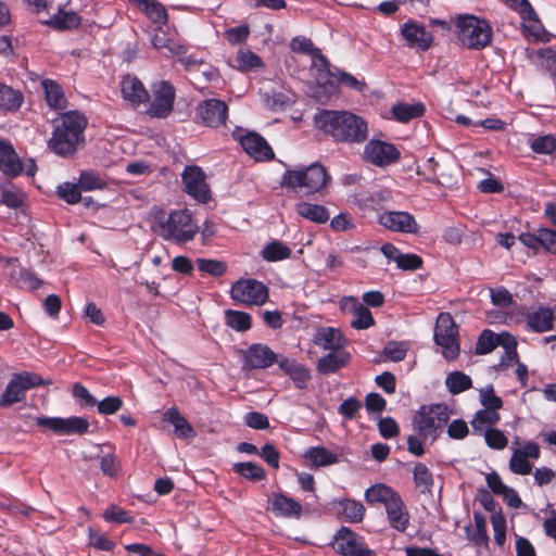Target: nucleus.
Listing matches in <instances>:
<instances>
[{"label":"nucleus","instance_id":"38","mask_svg":"<svg viewBox=\"0 0 556 556\" xmlns=\"http://www.w3.org/2000/svg\"><path fill=\"white\" fill-rule=\"evenodd\" d=\"M392 116L400 123H408L413 118H417L425 113V106L422 103H405L399 102L392 106Z\"/></svg>","mask_w":556,"mask_h":556},{"label":"nucleus","instance_id":"37","mask_svg":"<svg viewBox=\"0 0 556 556\" xmlns=\"http://www.w3.org/2000/svg\"><path fill=\"white\" fill-rule=\"evenodd\" d=\"M304 457L311 462L314 467L330 466L339 462V456L324 446L309 447L306 450Z\"/></svg>","mask_w":556,"mask_h":556},{"label":"nucleus","instance_id":"62","mask_svg":"<svg viewBox=\"0 0 556 556\" xmlns=\"http://www.w3.org/2000/svg\"><path fill=\"white\" fill-rule=\"evenodd\" d=\"M103 518L105 521L117 523H129L132 521V518L129 516V514L117 506L109 507L103 513Z\"/></svg>","mask_w":556,"mask_h":556},{"label":"nucleus","instance_id":"43","mask_svg":"<svg viewBox=\"0 0 556 556\" xmlns=\"http://www.w3.org/2000/svg\"><path fill=\"white\" fill-rule=\"evenodd\" d=\"M56 29H73L80 25L81 18L74 11H59L49 22Z\"/></svg>","mask_w":556,"mask_h":556},{"label":"nucleus","instance_id":"61","mask_svg":"<svg viewBox=\"0 0 556 556\" xmlns=\"http://www.w3.org/2000/svg\"><path fill=\"white\" fill-rule=\"evenodd\" d=\"M237 62L240 68L247 71L262 65L261 58L252 51H241L238 53Z\"/></svg>","mask_w":556,"mask_h":556},{"label":"nucleus","instance_id":"49","mask_svg":"<svg viewBox=\"0 0 556 556\" xmlns=\"http://www.w3.org/2000/svg\"><path fill=\"white\" fill-rule=\"evenodd\" d=\"M479 402L483 408L500 410L503 407V400L495 394L494 387L488 384L479 389Z\"/></svg>","mask_w":556,"mask_h":556},{"label":"nucleus","instance_id":"52","mask_svg":"<svg viewBox=\"0 0 556 556\" xmlns=\"http://www.w3.org/2000/svg\"><path fill=\"white\" fill-rule=\"evenodd\" d=\"M509 469L516 475L526 476L532 471V465L520 452L514 450L509 459Z\"/></svg>","mask_w":556,"mask_h":556},{"label":"nucleus","instance_id":"13","mask_svg":"<svg viewBox=\"0 0 556 556\" xmlns=\"http://www.w3.org/2000/svg\"><path fill=\"white\" fill-rule=\"evenodd\" d=\"M235 139L240 142L242 149L255 161H269L275 154L266 140L256 132L238 128L232 132Z\"/></svg>","mask_w":556,"mask_h":556},{"label":"nucleus","instance_id":"21","mask_svg":"<svg viewBox=\"0 0 556 556\" xmlns=\"http://www.w3.org/2000/svg\"><path fill=\"white\" fill-rule=\"evenodd\" d=\"M401 35L407 47L419 51H427L433 42L432 34L414 20H409L401 26Z\"/></svg>","mask_w":556,"mask_h":556},{"label":"nucleus","instance_id":"64","mask_svg":"<svg viewBox=\"0 0 556 556\" xmlns=\"http://www.w3.org/2000/svg\"><path fill=\"white\" fill-rule=\"evenodd\" d=\"M378 429L381 437L391 439L399 434L400 429L397 422L392 417H384L378 421Z\"/></svg>","mask_w":556,"mask_h":556},{"label":"nucleus","instance_id":"45","mask_svg":"<svg viewBox=\"0 0 556 556\" xmlns=\"http://www.w3.org/2000/svg\"><path fill=\"white\" fill-rule=\"evenodd\" d=\"M139 7L144 14L154 23L164 24L167 21L165 8L155 0H138Z\"/></svg>","mask_w":556,"mask_h":556},{"label":"nucleus","instance_id":"54","mask_svg":"<svg viewBox=\"0 0 556 556\" xmlns=\"http://www.w3.org/2000/svg\"><path fill=\"white\" fill-rule=\"evenodd\" d=\"M58 194L68 204H76L80 201V187L71 182H64L58 187Z\"/></svg>","mask_w":556,"mask_h":556},{"label":"nucleus","instance_id":"39","mask_svg":"<svg viewBox=\"0 0 556 556\" xmlns=\"http://www.w3.org/2000/svg\"><path fill=\"white\" fill-rule=\"evenodd\" d=\"M42 87L46 94L47 103L50 108L62 110L66 108L67 101L63 89L60 85L51 79H45Z\"/></svg>","mask_w":556,"mask_h":556},{"label":"nucleus","instance_id":"23","mask_svg":"<svg viewBox=\"0 0 556 556\" xmlns=\"http://www.w3.org/2000/svg\"><path fill=\"white\" fill-rule=\"evenodd\" d=\"M311 67L317 84L324 87L327 92H333L336 90L337 72L334 73L330 70V64L321 51L315 52V56L312 58Z\"/></svg>","mask_w":556,"mask_h":556},{"label":"nucleus","instance_id":"53","mask_svg":"<svg viewBox=\"0 0 556 556\" xmlns=\"http://www.w3.org/2000/svg\"><path fill=\"white\" fill-rule=\"evenodd\" d=\"M531 149L539 154H552L556 150V138L552 135L539 136L530 143Z\"/></svg>","mask_w":556,"mask_h":556},{"label":"nucleus","instance_id":"29","mask_svg":"<svg viewBox=\"0 0 556 556\" xmlns=\"http://www.w3.org/2000/svg\"><path fill=\"white\" fill-rule=\"evenodd\" d=\"M295 212L299 216L315 224H325L328 222L330 214L321 204L300 201L295 204Z\"/></svg>","mask_w":556,"mask_h":556},{"label":"nucleus","instance_id":"15","mask_svg":"<svg viewBox=\"0 0 556 556\" xmlns=\"http://www.w3.org/2000/svg\"><path fill=\"white\" fill-rule=\"evenodd\" d=\"M153 96L154 98L148 109L149 115L157 118L168 116L174 109V86L166 80H162L153 86Z\"/></svg>","mask_w":556,"mask_h":556},{"label":"nucleus","instance_id":"10","mask_svg":"<svg viewBox=\"0 0 556 556\" xmlns=\"http://www.w3.org/2000/svg\"><path fill=\"white\" fill-rule=\"evenodd\" d=\"M36 424L39 427L48 428L60 435L85 434L89 431L88 419L80 416H72L67 418L61 417H37Z\"/></svg>","mask_w":556,"mask_h":556},{"label":"nucleus","instance_id":"17","mask_svg":"<svg viewBox=\"0 0 556 556\" xmlns=\"http://www.w3.org/2000/svg\"><path fill=\"white\" fill-rule=\"evenodd\" d=\"M378 223L393 232L418 233L420 228L415 217L405 211H386L378 215Z\"/></svg>","mask_w":556,"mask_h":556},{"label":"nucleus","instance_id":"14","mask_svg":"<svg viewBox=\"0 0 556 556\" xmlns=\"http://www.w3.org/2000/svg\"><path fill=\"white\" fill-rule=\"evenodd\" d=\"M363 157L376 166L386 167L396 162L401 152L393 143L372 139L365 146Z\"/></svg>","mask_w":556,"mask_h":556},{"label":"nucleus","instance_id":"55","mask_svg":"<svg viewBox=\"0 0 556 556\" xmlns=\"http://www.w3.org/2000/svg\"><path fill=\"white\" fill-rule=\"evenodd\" d=\"M490 298L494 306L502 308L510 307L514 304L513 294L504 287L490 289Z\"/></svg>","mask_w":556,"mask_h":556},{"label":"nucleus","instance_id":"2","mask_svg":"<svg viewBox=\"0 0 556 556\" xmlns=\"http://www.w3.org/2000/svg\"><path fill=\"white\" fill-rule=\"evenodd\" d=\"M87 118L77 111H68L61 115V122L55 127L48 146L58 155L72 156L77 146L84 141V130Z\"/></svg>","mask_w":556,"mask_h":556},{"label":"nucleus","instance_id":"30","mask_svg":"<svg viewBox=\"0 0 556 556\" xmlns=\"http://www.w3.org/2000/svg\"><path fill=\"white\" fill-rule=\"evenodd\" d=\"M510 336L509 332L503 331L495 333L492 330H483L476 343L475 352L478 355H484L491 353L498 345H503L506 340L504 337Z\"/></svg>","mask_w":556,"mask_h":556},{"label":"nucleus","instance_id":"60","mask_svg":"<svg viewBox=\"0 0 556 556\" xmlns=\"http://www.w3.org/2000/svg\"><path fill=\"white\" fill-rule=\"evenodd\" d=\"M511 9L521 14L522 18L538 21V14L528 0H508Z\"/></svg>","mask_w":556,"mask_h":556},{"label":"nucleus","instance_id":"27","mask_svg":"<svg viewBox=\"0 0 556 556\" xmlns=\"http://www.w3.org/2000/svg\"><path fill=\"white\" fill-rule=\"evenodd\" d=\"M152 46L165 56L181 55L186 53V47L162 28L155 30L151 39Z\"/></svg>","mask_w":556,"mask_h":556},{"label":"nucleus","instance_id":"48","mask_svg":"<svg viewBox=\"0 0 556 556\" xmlns=\"http://www.w3.org/2000/svg\"><path fill=\"white\" fill-rule=\"evenodd\" d=\"M506 340L502 345L505 350V354L502 356L498 367L502 369H507L514 364L518 363V353H517V340L510 334L504 337Z\"/></svg>","mask_w":556,"mask_h":556},{"label":"nucleus","instance_id":"25","mask_svg":"<svg viewBox=\"0 0 556 556\" xmlns=\"http://www.w3.org/2000/svg\"><path fill=\"white\" fill-rule=\"evenodd\" d=\"M314 343L327 351H340L346 345V340L337 328L323 327L319 328L313 339Z\"/></svg>","mask_w":556,"mask_h":556},{"label":"nucleus","instance_id":"34","mask_svg":"<svg viewBox=\"0 0 556 556\" xmlns=\"http://www.w3.org/2000/svg\"><path fill=\"white\" fill-rule=\"evenodd\" d=\"M400 494L392 488L379 483L368 488L365 492V500L369 504H383L387 507Z\"/></svg>","mask_w":556,"mask_h":556},{"label":"nucleus","instance_id":"9","mask_svg":"<svg viewBox=\"0 0 556 556\" xmlns=\"http://www.w3.org/2000/svg\"><path fill=\"white\" fill-rule=\"evenodd\" d=\"M231 299L247 306H261L268 299L267 287L255 279H239L230 290Z\"/></svg>","mask_w":556,"mask_h":556},{"label":"nucleus","instance_id":"5","mask_svg":"<svg viewBox=\"0 0 556 556\" xmlns=\"http://www.w3.org/2000/svg\"><path fill=\"white\" fill-rule=\"evenodd\" d=\"M492 34L490 24L476 16H459L456 21L457 39L467 49H484L491 43Z\"/></svg>","mask_w":556,"mask_h":556},{"label":"nucleus","instance_id":"18","mask_svg":"<svg viewBox=\"0 0 556 556\" xmlns=\"http://www.w3.org/2000/svg\"><path fill=\"white\" fill-rule=\"evenodd\" d=\"M185 191L199 202L210 200V188L205 181L204 172L198 166H187L182 173Z\"/></svg>","mask_w":556,"mask_h":556},{"label":"nucleus","instance_id":"46","mask_svg":"<svg viewBox=\"0 0 556 556\" xmlns=\"http://www.w3.org/2000/svg\"><path fill=\"white\" fill-rule=\"evenodd\" d=\"M225 315L226 325L236 331H247L252 326L251 315L245 312L229 309Z\"/></svg>","mask_w":556,"mask_h":556},{"label":"nucleus","instance_id":"6","mask_svg":"<svg viewBox=\"0 0 556 556\" xmlns=\"http://www.w3.org/2000/svg\"><path fill=\"white\" fill-rule=\"evenodd\" d=\"M433 339L442 349V355L453 361L459 355L458 328L450 313H440L437 318Z\"/></svg>","mask_w":556,"mask_h":556},{"label":"nucleus","instance_id":"1","mask_svg":"<svg viewBox=\"0 0 556 556\" xmlns=\"http://www.w3.org/2000/svg\"><path fill=\"white\" fill-rule=\"evenodd\" d=\"M314 122L336 142L362 143L368 137L366 121L351 112L325 110L315 115Z\"/></svg>","mask_w":556,"mask_h":556},{"label":"nucleus","instance_id":"41","mask_svg":"<svg viewBox=\"0 0 556 556\" xmlns=\"http://www.w3.org/2000/svg\"><path fill=\"white\" fill-rule=\"evenodd\" d=\"M23 102V94L18 90L0 84V110L17 111Z\"/></svg>","mask_w":556,"mask_h":556},{"label":"nucleus","instance_id":"24","mask_svg":"<svg viewBox=\"0 0 556 556\" xmlns=\"http://www.w3.org/2000/svg\"><path fill=\"white\" fill-rule=\"evenodd\" d=\"M269 504V509L276 517L299 519L302 515V505L282 493H274Z\"/></svg>","mask_w":556,"mask_h":556},{"label":"nucleus","instance_id":"51","mask_svg":"<svg viewBox=\"0 0 556 556\" xmlns=\"http://www.w3.org/2000/svg\"><path fill=\"white\" fill-rule=\"evenodd\" d=\"M484 441L490 448L504 450L508 444L505 433L497 428H489L482 432Z\"/></svg>","mask_w":556,"mask_h":556},{"label":"nucleus","instance_id":"12","mask_svg":"<svg viewBox=\"0 0 556 556\" xmlns=\"http://www.w3.org/2000/svg\"><path fill=\"white\" fill-rule=\"evenodd\" d=\"M333 548L343 556H376L348 527H341L333 538Z\"/></svg>","mask_w":556,"mask_h":556},{"label":"nucleus","instance_id":"59","mask_svg":"<svg viewBox=\"0 0 556 556\" xmlns=\"http://www.w3.org/2000/svg\"><path fill=\"white\" fill-rule=\"evenodd\" d=\"M24 193L15 188H8L1 192V203L11 208H17L22 205Z\"/></svg>","mask_w":556,"mask_h":556},{"label":"nucleus","instance_id":"26","mask_svg":"<svg viewBox=\"0 0 556 556\" xmlns=\"http://www.w3.org/2000/svg\"><path fill=\"white\" fill-rule=\"evenodd\" d=\"M0 169L1 172L11 177H16L23 172L22 162L16 154L13 147L0 140Z\"/></svg>","mask_w":556,"mask_h":556},{"label":"nucleus","instance_id":"19","mask_svg":"<svg viewBox=\"0 0 556 556\" xmlns=\"http://www.w3.org/2000/svg\"><path fill=\"white\" fill-rule=\"evenodd\" d=\"M517 312L526 316V329L528 331L543 333L554 329L556 319L553 309L547 306L540 305L531 312H526V307L520 305Z\"/></svg>","mask_w":556,"mask_h":556},{"label":"nucleus","instance_id":"40","mask_svg":"<svg viewBox=\"0 0 556 556\" xmlns=\"http://www.w3.org/2000/svg\"><path fill=\"white\" fill-rule=\"evenodd\" d=\"M445 386L453 395L469 390L472 387L471 378L463 371H452L445 377Z\"/></svg>","mask_w":556,"mask_h":556},{"label":"nucleus","instance_id":"31","mask_svg":"<svg viewBox=\"0 0 556 556\" xmlns=\"http://www.w3.org/2000/svg\"><path fill=\"white\" fill-rule=\"evenodd\" d=\"M349 359V353L341 350L331 351L318 361L317 370L324 375L336 372L338 369L344 367Z\"/></svg>","mask_w":556,"mask_h":556},{"label":"nucleus","instance_id":"28","mask_svg":"<svg viewBox=\"0 0 556 556\" xmlns=\"http://www.w3.org/2000/svg\"><path fill=\"white\" fill-rule=\"evenodd\" d=\"M386 513L390 526L399 531L405 532L409 526V514L401 496L396 497L386 507Z\"/></svg>","mask_w":556,"mask_h":556},{"label":"nucleus","instance_id":"36","mask_svg":"<svg viewBox=\"0 0 556 556\" xmlns=\"http://www.w3.org/2000/svg\"><path fill=\"white\" fill-rule=\"evenodd\" d=\"M338 515L348 522H361L365 515V507L361 502L344 498L336 502Z\"/></svg>","mask_w":556,"mask_h":556},{"label":"nucleus","instance_id":"47","mask_svg":"<svg viewBox=\"0 0 556 556\" xmlns=\"http://www.w3.org/2000/svg\"><path fill=\"white\" fill-rule=\"evenodd\" d=\"M414 482L417 489L422 493L430 492L433 485V477L429 468L422 464L417 463L413 470Z\"/></svg>","mask_w":556,"mask_h":556},{"label":"nucleus","instance_id":"44","mask_svg":"<svg viewBox=\"0 0 556 556\" xmlns=\"http://www.w3.org/2000/svg\"><path fill=\"white\" fill-rule=\"evenodd\" d=\"M291 249L281 241H273L262 250V257L268 262H278L288 258Z\"/></svg>","mask_w":556,"mask_h":556},{"label":"nucleus","instance_id":"42","mask_svg":"<svg viewBox=\"0 0 556 556\" xmlns=\"http://www.w3.org/2000/svg\"><path fill=\"white\" fill-rule=\"evenodd\" d=\"M232 470L250 481H261L265 479L266 472L263 467L252 462L236 463Z\"/></svg>","mask_w":556,"mask_h":556},{"label":"nucleus","instance_id":"8","mask_svg":"<svg viewBox=\"0 0 556 556\" xmlns=\"http://www.w3.org/2000/svg\"><path fill=\"white\" fill-rule=\"evenodd\" d=\"M42 384H45L43 379L34 372L22 371L12 375V378L0 396V407H10L22 402L28 390Z\"/></svg>","mask_w":556,"mask_h":556},{"label":"nucleus","instance_id":"50","mask_svg":"<svg viewBox=\"0 0 556 556\" xmlns=\"http://www.w3.org/2000/svg\"><path fill=\"white\" fill-rule=\"evenodd\" d=\"M195 263L200 271L213 277H220L227 271L226 263L218 260L198 258Z\"/></svg>","mask_w":556,"mask_h":556},{"label":"nucleus","instance_id":"3","mask_svg":"<svg viewBox=\"0 0 556 556\" xmlns=\"http://www.w3.org/2000/svg\"><path fill=\"white\" fill-rule=\"evenodd\" d=\"M152 228L164 240L176 243L191 241L199 232V226L187 208L176 210L169 214L163 211L156 213Z\"/></svg>","mask_w":556,"mask_h":556},{"label":"nucleus","instance_id":"56","mask_svg":"<svg viewBox=\"0 0 556 556\" xmlns=\"http://www.w3.org/2000/svg\"><path fill=\"white\" fill-rule=\"evenodd\" d=\"M78 185L81 190L91 191L102 189L105 186L104 180L93 172H84L80 174Z\"/></svg>","mask_w":556,"mask_h":556},{"label":"nucleus","instance_id":"35","mask_svg":"<svg viewBox=\"0 0 556 556\" xmlns=\"http://www.w3.org/2000/svg\"><path fill=\"white\" fill-rule=\"evenodd\" d=\"M123 97L134 103H141L148 99V92L142 83L134 76H126L122 80Z\"/></svg>","mask_w":556,"mask_h":556},{"label":"nucleus","instance_id":"63","mask_svg":"<svg viewBox=\"0 0 556 556\" xmlns=\"http://www.w3.org/2000/svg\"><path fill=\"white\" fill-rule=\"evenodd\" d=\"M244 424L257 430H265L269 428L268 417L258 412H250L244 416Z\"/></svg>","mask_w":556,"mask_h":556},{"label":"nucleus","instance_id":"58","mask_svg":"<svg viewBox=\"0 0 556 556\" xmlns=\"http://www.w3.org/2000/svg\"><path fill=\"white\" fill-rule=\"evenodd\" d=\"M97 408L101 415H112L118 412L123 406V400L119 396H108L97 402Z\"/></svg>","mask_w":556,"mask_h":556},{"label":"nucleus","instance_id":"11","mask_svg":"<svg viewBox=\"0 0 556 556\" xmlns=\"http://www.w3.org/2000/svg\"><path fill=\"white\" fill-rule=\"evenodd\" d=\"M228 106L219 99H206L195 108V122L211 128H218L226 123Z\"/></svg>","mask_w":556,"mask_h":556},{"label":"nucleus","instance_id":"32","mask_svg":"<svg viewBox=\"0 0 556 556\" xmlns=\"http://www.w3.org/2000/svg\"><path fill=\"white\" fill-rule=\"evenodd\" d=\"M164 421L174 426L179 438L188 439L195 437V431L189 421L179 413L177 407L168 408L163 415Z\"/></svg>","mask_w":556,"mask_h":556},{"label":"nucleus","instance_id":"22","mask_svg":"<svg viewBox=\"0 0 556 556\" xmlns=\"http://www.w3.org/2000/svg\"><path fill=\"white\" fill-rule=\"evenodd\" d=\"M276 362V353L265 344L254 343L243 352V368L247 369H264Z\"/></svg>","mask_w":556,"mask_h":556},{"label":"nucleus","instance_id":"33","mask_svg":"<svg viewBox=\"0 0 556 556\" xmlns=\"http://www.w3.org/2000/svg\"><path fill=\"white\" fill-rule=\"evenodd\" d=\"M500 420L501 415L498 410L481 408L476 412L470 421V425L475 434H482V432L486 429L494 428L493 426L496 425Z\"/></svg>","mask_w":556,"mask_h":556},{"label":"nucleus","instance_id":"7","mask_svg":"<svg viewBox=\"0 0 556 556\" xmlns=\"http://www.w3.org/2000/svg\"><path fill=\"white\" fill-rule=\"evenodd\" d=\"M450 419V412L444 404L421 406L414 416V425L420 437L437 438V431L441 430Z\"/></svg>","mask_w":556,"mask_h":556},{"label":"nucleus","instance_id":"16","mask_svg":"<svg viewBox=\"0 0 556 556\" xmlns=\"http://www.w3.org/2000/svg\"><path fill=\"white\" fill-rule=\"evenodd\" d=\"M519 241L535 254L546 252L556 255V230L539 228L532 232H521Z\"/></svg>","mask_w":556,"mask_h":556},{"label":"nucleus","instance_id":"57","mask_svg":"<svg viewBox=\"0 0 556 556\" xmlns=\"http://www.w3.org/2000/svg\"><path fill=\"white\" fill-rule=\"evenodd\" d=\"M491 523L494 532V542L500 547L504 546L506 541V520L502 515H492Z\"/></svg>","mask_w":556,"mask_h":556},{"label":"nucleus","instance_id":"20","mask_svg":"<svg viewBox=\"0 0 556 556\" xmlns=\"http://www.w3.org/2000/svg\"><path fill=\"white\" fill-rule=\"evenodd\" d=\"M340 307L344 314L351 315L350 325L354 329H368L375 325V319L369 308L356 298L345 296L340 301Z\"/></svg>","mask_w":556,"mask_h":556},{"label":"nucleus","instance_id":"4","mask_svg":"<svg viewBox=\"0 0 556 556\" xmlns=\"http://www.w3.org/2000/svg\"><path fill=\"white\" fill-rule=\"evenodd\" d=\"M330 181L331 176L327 168L320 163H313L298 169H287L281 177L280 185L308 197L321 193Z\"/></svg>","mask_w":556,"mask_h":556}]
</instances>
